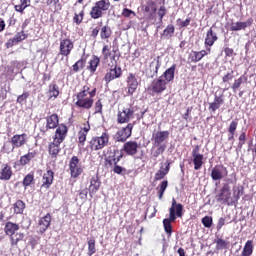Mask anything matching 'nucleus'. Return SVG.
<instances>
[{
  "label": "nucleus",
  "instance_id": "29",
  "mask_svg": "<svg viewBox=\"0 0 256 256\" xmlns=\"http://www.w3.org/2000/svg\"><path fill=\"white\" fill-rule=\"evenodd\" d=\"M219 39L217 36V33L213 31V27H211L207 32H206V37L204 40V45L205 47H213L215 45V42Z\"/></svg>",
  "mask_w": 256,
  "mask_h": 256
},
{
  "label": "nucleus",
  "instance_id": "4",
  "mask_svg": "<svg viewBox=\"0 0 256 256\" xmlns=\"http://www.w3.org/2000/svg\"><path fill=\"white\" fill-rule=\"evenodd\" d=\"M111 136L109 132L104 131L100 136H92L88 141L86 146V151H90V153H95V151H101L108 147Z\"/></svg>",
  "mask_w": 256,
  "mask_h": 256
},
{
  "label": "nucleus",
  "instance_id": "12",
  "mask_svg": "<svg viewBox=\"0 0 256 256\" xmlns=\"http://www.w3.org/2000/svg\"><path fill=\"white\" fill-rule=\"evenodd\" d=\"M228 175L229 171L227 170V167L223 164H218L212 168L210 177L212 181H221V179H225Z\"/></svg>",
  "mask_w": 256,
  "mask_h": 256
},
{
  "label": "nucleus",
  "instance_id": "28",
  "mask_svg": "<svg viewBox=\"0 0 256 256\" xmlns=\"http://www.w3.org/2000/svg\"><path fill=\"white\" fill-rule=\"evenodd\" d=\"M253 25V19L249 18L245 22H232L230 25V31H242Z\"/></svg>",
  "mask_w": 256,
  "mask_h": 256
},
{
  "label": "nucleus",
  "instance_id": "53",
  "mask_svg": "<svg viewBox=\"0 0 256 256\" xmlns=\"http://www.w3.org/2000/svg\"><path fill=\"white\" fill-rule=\"evenodd\" d=\"M202 225L206 227V229H211L213 227V217L211 216H205L201 220Z\"/></svg>",
  "mask_w": 256,
  "mask_h": 256
},
{
  "label": "nucleus",
  "instance_id": "36",
  "mask_svg": "<svg viewBox=\"0 0 256 256\" xmlns=\"http://www.w3.org/2000/svg\"><path fill=\"white\" fill-rule=\"evenodd\" d=\"M101 187V180H99V176H94L90 180L89 193L90 195H95L97 191H99Z\"/></svg>",
  "mask_w": 256,
  "mask_h": 256
},
{
  "label": "nucleus",
  "instance_id": "21",
  "mask_svg": "<svg viewBox=\"0 0 256 256\" xmlns=\"http://www.w3.org/2000/svg\"><path fill=\"white\" fill-rule=\"evenodd\" d=\"M68 131L69 128H67L65 124L58 125L53 140L58 141L59 143H63L65 141V138L67 137Z\"/></svg>",
  "mask_w": 256,
  "mask_h": 256
},
{
  "label": "nucleus",
  "instance_id": "19",
  "mask_svg": "<svg viewBox=\"0 0 256 256\" xmlns=\"http://www.w3.org/2000/svg\"><path fill=\"white\" fill-rule=\"evenodd\" d=\"M89 131H91V125H89V122L84 124V127L78 131L77 137H78L79 147H85V143L87 141V135H89Z\"/></svg>",
  "mask_w": 256,
  "mask_h": 256
},
{
  "label": "nucleus",
  "instance_id": "42",
  "mask_svg": "<svg viewBox=\"0 0 256 256\" xmlns=\"http://www.w3.org/2000/svg\"><path fill=\"white\" fill-rule=\"evenodd\" d=\"M27 7H31V0H20V4L15 5L14 9L17 13H25Z\"/></svg>",
  "mask_w": 256,
  "mask_h": 256
},
{
  "label": "nucleus",
  "instance_id": "54",
  "mask_svg": "<svg viewBox=\"0 0 256 256\" xmlns=\"http://www.w3.org/2000/svg\"><path fill=\"white\" fill-rule=\"evenodd\" d=\"M154 147H157L155 152L153 153V157H159V155H163L165 153V149H167V145H154Z\"/></svg>",
  "mask_w": 256,
  "mask_h": 256
},
{
  "label": "nucleus",
  "instance_id": "17",
  "mask_svg": "<svg viewBox=\"0 0 256 256\" xmlns=\"http://www.w3.org/2000/svg\"><path fill=\"white\" fill-rule=\"evenodd\" d=\"M10 143L12 145V151L14 149H20V147H24V145H27V134H15L11 138Z\"/></svg>",
  "mask_w": 256,
  "mask_h": 256
},
{
  "label": "nucleus",
  "instance_id": "14",
  "mask_svg": "<svg viewBox=\"0 0 256 256\" xmlns=\"http://www.w3.org/2000/svg\"><path fill=\"white\" fill-rule=\"evenodd\" d=\"M141 146L139 145V143H137V141L135 140H130L127 142H124L123 146H122V151L128 155V157H135V155L137 153H139V148Z\"/></svg>",
  "mask_w": 256,
  "mask_h": 256
},
{
  "label": "nucleus",
  "instance_id": "38",
  "mask_svg": "<svg viewBox=\"0 0 256 256\" xmlns=\"http://www.w3.org/2000/svg\"><path fill=\"white\" fill-rule=\"evenodd\" d=\"M59 86L55 83L49 84L48 86V99H57L59 97Z\"/></svg>",
  "mask_w": 256,
  "mask_h": 256
},
{
  "label": "nucleus",
  "instance_id": "57",
  "mask_svg": "<svg viewBox=\"0 0 256 256\" xmlns=\"http://www.w3.org/2000/svg\"><path fill=\"white\" fill-rule=\"evenodd\" d=\"M157 15L159 17L160 23H163V17L167 15V8L165 7V5L159 7Z\"/></svg>",
  "mask_w": 256,
  "mask_h": 256
},
{
  "label": "nucleus",
  "instance_id": "7",
  "mask_svg": "<svg viewBox=\"0 0 256 256\" xmlns=\"http://www.w3.org/2000/svg\"><path fill=\"white\" fill-rule=\"evenodd\" d=\"M109 9H111L110 0H98L90 9V17L91 19H101Z\"/></svg>",
  "mask_w": 256,
  "mask_h": 256
},
{
  "label": "nucleus",
  "instance_id": "30",
  "mask_svg": "<svg viewBox=\"0 0 256 256\" xmlns=\"http://www.w3.org/2000/svg\"><path fill=\"white\" fill-rule=\"evenodd\" d=\"M13 177V168L9 164H4L0 169V181H10Z\"/></svg>",
  "mask_w": 256,
  "mask_h": 256
},
{
  "label": "nucleus",
  "instance_id": "24",
  "mask_svg": "<svg viewBox=\"0 0 256 256\" xmlns=\"http://www.w3.org/2000/svg\"><path fill=\"white\" fill-rule=\"evenodd\" d=\"M61 143L57 140H53L48 145V153L51 156L52 159H57L59 156V153H61Z\"/></svg>",
  "mask_w": 256,
  "mask_h": 256
},
{
  "label": "nucleus",
  "instance_id": "2",
  "mask_svg": "<svg viewBox=\"0 0 256 256\" xmlns=\"http://www.w3.org/2000/svg\"><path fill=\"white\" fill-rule=\"evenodd\" d=\"M177 217L179 219L183 218V204L177 203V200L173 198L172 205L169 208V218L163 220L164 230L168 237H171L173 233V226L171 223H175V221H177Z\"/></svg>",
  "mask_w": 256,
  "mask_h": 256
},
{
  "label": "nucleus",
  "instance_id": "1",
  "mask_svg": "<svg viewBox=\"0 0 256 256\" xmlns=\"http://www.w3.org/2000/svg\"><path fill=\"white\" fill-rule=\"evenodd\" d=\"M95 97H97V87L89 83L84 84L75 95L74 105L78 109L89 111L95 105Z\"/></svg>",
  "mask_w": 256,
  "mask_h": 256
},
{
  "label": "nucleus",
  "instance_id": "34",
  "mask_svg": "<svg viewBox=\"0 0 256 256\" xmlns=\"http://www.w3.org/2000/svg\"><path fill=\"white\" fill-rule=\"evenodd\" d=\"M113 36V30L111 29V26L104 25L100 28V39L102 41L109 42V39Z\"/></svg>",
  "mask_w": 256,
  "mask_h": 256
},
{
  "label": "nucleus",
  "instance_id": "32",
  "mask_svg": "<svg viewBox=\"0 0 256 256\" xmlns=\"http://www.w3.org/2000/svg\"><path fill=\"white\" fill-rule=\"evenodd\" d=\"M223 97V94H220L219 96H214V101L209 104V110L212 111V113H215V111H217V109H220L221 105L225 103V99Z\"/></svg>",
  "mask_w": 256,
  "mask_h": 256
},
{
  "label": "nucleus",
  "instance_id": "5",
  "mask_svg": "<svg viewBox=\"0 0 256 256\" xmlns=\"http://www.w3.org/2000/svg\"><path fill=\"white\" fill-rule=\"evenodd\" d=\"M19 229V224L17 223L9 221L5 224L4 233L8 237H10L11 247H17V245H19V242L25 239V234L21 232H16L19 231Z\"/></svg>",
  "mask_w": 256,
  "mask_h": 256
},
{
  "label": "nucleus",
  "instance_id": "6",
  "mask_svg": "<svg viewBox=\"0 0 256 256\" xmlns=\"http://www.w3.org/2000/svg\"><path fill=\"white\" fill-rule=\"evenodd\" d=\"M102 57L104 63L110 61L108 63V67H119V59H121V51L119 48H113L111 50V46L104 45L102 48Z\"/></svg>",
  "mask_w": 256,
  "mask_h": 256
},
{
  "label": "nucleus",
  "instance_id": "22",
  "mask_svg": "<svg viewBox=\"0 0 256 256\" xmlns=\"http://www.w3.org/2000/svg\"><path fill=\"white\" fill-rule=\"evenodd\" d=\"M127 83V95H133L135 91H137V87H139V81H137V77H135V74L130 73L126 80Z\"/></svg>",
  "mask_w": 256,
  "mask_h": 256
},
{
  "label": "nucleus",
  "instance_id": "62",
  "mask_svg": "<svg viewBox=\"0 0 256 256\" xmlns=\"http://www.w3.org/2000/svg\"><path fill=\"white\" fill-rule=\"evenodd\" d=\"M101 31L100 27H95L91 30L90 32V37H92V39H97V37L99 36V32Z\"/></svg>",
  "mask_w": 256,
  "mask_h": 256
},
{
  "label": "nucleus",
  "instance_id": "39",
  "mask_svg": "<svg viewBox=\"0 0 256 256\" xmlns=\"http://www.w3.org/2000/svg\"><path fill=\"white\" fill-rule=\"evenodd\" d=\"M101 63V58L98 56H93L92 59L89 61V65L87 66V70L90 71V73H95L97 71V67H99V64Z\"/></svg>",
  "mask_w": 256,
  "mask_h": 256
},
{
  "label": "nucleus",
  "instance_id": "25",
  "mask_svg": "<svg viewBox=\"0 0 256 256\" xmlns=\"http://www.w3.org/2000/svg\"><path fill=\"white\" fill-rule=\"evenodd\" d=\"M51 219L50 213H47L44 217L40 218L38 222L40 235H43V233H45V231L51 227Z\"/></svg>",
  "mask_w": 256,
  "mask_h": 256
},
{
  "label": "nucleus",
  "instance_id": "64",
  "mask_svg": "<svg viewBox=\"0 0 256 256\" xmlns=\"http://www.w3.org/2000/svg\"><path fill=\"white\" fill-rule=\"evenodd\" d=\"M224 53L226 57H233V53H235V51L233 50V48L226 47L224 48Z\"/></svg>",
  "mask_w": 256,
  "mask_h": 256
},
{
  "label": "nucleus",
  "instance_id": "52",
  "mask_svg": "<svg viewBox=\"0 0 256 256\" xmlns=\"http://www.w3.org/2000/svg\"><path fill=\"white\" fill-rule=\"evenodd\" d=\"M243 79H245V76H240L238 79L234 80V83L231 86V89L234 93L237 92L241 85H243Z\"/></svg>",
  "mask_w": 256,
  "mask_h": 256
},
{
  "label": "nucleus",
  "instance_id": "51",
  "mask_svg": "<svg viewBox=\"0 0 256 256\" xmlns=\"http://www.w3.org/2000/svg\"><path fill=\"white\" fill-rule=\"evenodd\" d=\"M97 253V248H95V239L92 238L88 240V255L93 256Z\"/></svg>",
  "mask_w": 256,
  "mask_h": 256
},
{
  "label": "nucleus",
  "instance_id": "60",
  "mask_svg": "<svg viewBox=\"0 0 256 256\" xmlns=\"http://www.w3.org/2000/svg\"><path fill=\"white\" fill-rule=\"evenodd\" d=\"M29 96H30L29 92H24L23 94L17 97L16 101L17 103H19V105H23V102L27 101V99H29Z\"/></svg>",
  "mask_w": 256,
  "mask_h": 256
},
{
  "label": "nucleus",
  "instance_id": "3",
  "mask_svg": "<svg viewBox=\"0 0 256 256\" xmlns=\"http://www.w3.org/2000/svg\"><path fill=\"white\" fill-rule=\"evenodd\" d=\"M117 153H119L117 149L110 150L108 155L104 158V166L107 169H112L113 173H116V175H121V173L127 171V169L119 165V161L123 159V153H120L118 156Z\"/></svg>",
  "mask_w": 256,
  "mask_h": 256
},
{
  "label": "nucleus",
  "instance_id": "56",
  "mask_svg": "<svg viewBox=\"0 0 256 256\" xmlns=\"http://www.w3.org/2000/svg\"><path fill=\"white\" fill-rule=\"evenodd\" d=\"M121 15L122 17L129 19V17H136L137 14L129 8H123Z\"/></svg>",
  "mask_w": 256,
  "mask_h": 256
},
{
  "label": "nucleus",
  "instance_id": "44",
  "mask_svg": "<svg viewBox=\"0 0 256 256\" xmlns=\"http://www.w3.org/2000/svg\"><path fill=\"white\" fill-rule=\"evenodd\" d=\"M33 183H35V173L34 172H30L29 174H27L23 181H22V185L24 187V189H27V187L33 185Z\"/></svg>",
  "mask_w": 256,
  "mask_h": 256
},
{
  "label": "nucleus",
  "instance_id": "43",
  "mask_svg": "<svg viewBox=\"0 0 256 256\" xmlns=\"http://www.w3.org/2000/svg\"><path fill=\"white\" fill-rule=\"evenodd\" d=\"M253 240L246 241L242 250L241 256H252L253 255Z\"/></svg>",
  "mask_w": 256,
  "mask_h": 256
},
{
  "label": "nucleus",
  "instance_id": "61",
  "mask_svg": "<svg viewBox=\"0 0 256 256\" xmlns=\"http://www.w3.org/2000/svg\"><path fill=\"white\" fill-rule=\"evenodd\" d=\"M177 23H179V27L183 28V27H189V24L191 23V18H186V20L181 21V19L179 18L177 20Z\"/></svg>",
  "mask_w": 256,
  "mask_h": 256
},
{
  "label": "nucleus",
  "instance_id": "37",
  "mask_svg": "<svg viewBox=\"0 0 256 256\" xmlns=\"http://www.w3.org/2000/svg\"><path fill=\"white\" fill-rule=\"evenodd\" d=\"M237 127H239V122L233 120L228 126V141H235V133H237Z\"/></svg>",
  "mask_w": 256,
  "mask_h": 256
},
{
  "label": "nucleus",
  "instance_id": "27",
  "mask_svg": "<svg viewBox=\"0 0 256 256\" xmlns=\"http://www.w3.org/2000/svg\"><path fill=\"white\" fill-rule=\"evenodd\" d=\"M169 139V131H158L153 134V145H164Z\"/></svg>",
  "mask_w": 256,
  "mask_h": 256
},
{
  "label": "nucleus",
  "instance_id": "45",
  "mask_svg": "<svg viewBox=\"0 0 256 256\" xmlns=\"http://www.w3.org/2000/svg\"><path fill=\"white\" fill-rule=\"evenodd\" d=\"M15 215H23L25 211V202L23 200H17L13 205Z\"/></svg>",
  "mask_w": 256,
  "mask_h": 256
},
{
  "label": "nucleus",
  "instance_id": "9",
  "mask_svg": "<svg viewBox=\"0 0 256 256\" xmlns=\"http://www.w3.org/2000/svg\"><path fill=\"white\" fill-rule=\"evenodd\" d=\"M69 171L73 179H77L83 173V166H81L79 157L72 156L69 161Z\"/></svg>",
  "mask_w": 256,
  "mask_h": 256
},
{
  "label": "nucleus",
  "instance_id": "33",
  "mask_svg": "<svg viewBox=\"0 0 256 256\" xmlns=\"http://www.w3.org/2000/svg\"><path fill=\"white\" fill-rule=\"evenodd\" d=\"M175 69H177V64H173L160 77H162L167 84L171 83V81L175 79Z\"/></svg>",
  "mask_w": 256,
  "mask_h": 256
},
{
  "label": "nucleus",
  "instance_id": "23",
  "mask_svg": "<svg viewBox=\"0 0 256 256\" xmlns=\"http://www.w3.org/2000/svg\"><path fill=\"white\" fill-rule=\"evenodd\" d=\"M229 199H231V189L229 188V185H224L220 193L216 196V200L219 203H229Z\"/></svg>",
  "mask_w": 256,
  "mask_h": 256
},
{
  "label": "nucleus",
  "instance_id": "48",
  "mask_svg": "<svg viewBox=\"0 0 256 256\" xmlns=\"http://www.w3.org/2000/svg\"><path fill=\"white\" fill-rule=\"evenodd\" d=\"M84 19H85V10L82 9L79 13L77 12L74 13L73 23H75V25H81Z\"/></svg>",
  "mask_w": 256,
  "mask_h": 256
},
{
  "label": "nucleus",
  "instance_id": "10",
  "mask_svg": "<svg viewBox=\"0 0 256 256\" xmlns=\"http://www.w3.org/2000/svg\"><path fill=\"white\" fill-rule=\"evenodd\" d=\"M131 119H135V110H133V107L123 108L122 110L118 111L117 123L119 125L129 123Z\"/></svg>",
  "mask_w": 256,
  "mask_h": 256
},
{
  "label": "nucleus",
  "instance_id": "11",
  "mask_svg": "<svg viewBox=\"0 0 256 256\" xmlns=\"http://www.w3.org/2000/svg\"><path fill=\"white\" fill-rule=\"evenodd\" d=\"M59 127V115L52 114L46 117V125L40 126V133L46 135L50 129H57Z\"/></svg>",
  "mask_w": 256,
  "mask_h": 256
},
{
  "label": "nucleus",
  "instance_id": "50",
  "mask_svg": "<svg viewBox=\"0 0 256 256\" xmlns=\"http://www.w3.org/2000/svg\"><path fill=\"white\" fill-rule=\"evenodd\" d=\"M94 113L103 115V100L101 98L94 103Z\"/></svg>",
  "mask_w": 256,
  "mask_h": 256
},
{
  "label": "nucleus",
  "instance_id": "20",
  "mask_svg": "<svg viewBox=\"0 0 256 256\" xmlns=\"http://www.w3.org/2000/svg\"><path fill=\"white\" fill-rule=\"evenodd\" d=\"M167 83L163 77H159L158 79L152 82V93H156L157 95L163 93L167 89Z\"/></svg>",
  "mask_w": 256,
  "mask_h": 256
},
{
  "label": "nucleus",
  "instance_id": "46",
  "mask_svg": "<svg viewBox=\"0 0 256 256\" xmlns=\"http://www.w3.org/2000/svg\"><path fill=\"white\" fill-rule=\"evenodd\" d=\"M192 158H193L192 162L194 165V170L199 171V169H201V167H203V154L192 156Z\"/></svg>",
  "mask_w": 256,
  "mask_h": 256
},
{
  "label": "nucleus",
  "instance_id": "58",
  "mask_svg": "<svg viewBox=\"0 0 256 256\" xmlns=\"http://www.w3.org/2000/svg\"><path fill=\"white\" fill-rule=\"evenodd\" d=\"M26 37H27V34H25V31H21V32H17L13 37V39L17 43H21V41H25Z\"/></svg>",
  "mask_w": 256,
  "mask_h": 256
},
{
  "label": "nucleus",
  "instance_id": "15",
  "mask_svg": "<svg viewBox=\"0 0 256 256\" xmlns=\"http://www.w3.org/2000/svg\"><path fill=\"white\" fill-rule=\"evenodd\" d=\"M123 75V70L121 67L116 66V67H110V69L107 70L105 76H104V81L107 85L111 81H115V79H119Z\"/></svg>",
  "mask_w": 256,
  "mask_h": 256
},
{
  "label": "nucleus",
  "instance_id": "59",
  "mask_svg": "<svg viewBox=\"0 0 256 256\" xmlns=\"http://www.w3.org/2000/svg\"><path fill=\"white\" fill-rule=\"evenodd\" d=\"M216 247L217 249H227V246L229 245V243L221 238H218L216 241Z\"/></svg>",
  "mask_w": 256,
  "mask_h": 256
},
{
  "label": "nucleus",
  "instance_id": "35",
  "mask_svg": "<svg viewBox=\"0 0 256 256\" xmlns=\"http://www.w3.org/2000/svg\"><path fill=\"white\" fill-rule=\"evenodd\" d=\"M37 157V150H33L32 152H28L27 154H24L23 156L20 157L19 163L23 167L25 165H29L33 159Z\"/></svg>",
  "mask_w": 256,
  "mask_h": 256
},
{
  "label": "nucleus",
  "instance_id": "16",
  "mask_svg": "<svg viewBox=\"0 0 256 256\" xmlns=\"http://www.w3.org/2000/svg\"><path fill=\"white\" fill-rule=\"evenodd\" d=\"M142 11L146 15L147 19H153L157 13V2L154 0H147L145 5L142 6Z\"/></svg>",
  "mask_w": 256,
  "mask_h": 256
},
{
  "label": "nucleus",
  "instance_id": "40",
  "mask_svg": "<svg viewBox=\"0 0 256 256\" xmlns=\"http://www.w3.org/2000/svg\"><path fill=\"white\" fill-rule=\"evenodd\" d=\"M175 35V26L173 24H169L163 30V33L160 35L161 39H171Z\"/></svg>",
  "mask_w": 256,
  "mask_h": 256
},
{
  "label": "nucleus",
  "instance_id": "47",
  "mask_svg": "<svg viewBox=\"0 0 256 256\" xmlns=\"http://www.w3.org/2000/svg\"><path fill=\"white\" fill-rule=\"evenodd\" d=\"M167 187H169V181L164 180L160 183V185L157 187L158 189V198L161 200L163 199V195H165V191L167 190Z\"/></svg>",
  "mask_w": 256,
  "mask_h": 256
},
{
  "label": "nucleus",
  "instance_id": "55",
  "mask_svg": "<svg viewBox=\"0 0 256 256\" xmlns=\"http://www.w3.org/2000/svg\"><path fill=\"white\" fill-rule=\"evenodd\" d=\"M238 147L239 149H243V145H245L247 141V133L246 132H241L239 137H238Z\"/></svg>",
  "mask_w": 256,
  "mask_h": 256
},
{
  "label": "nucleus",
  "instance_id": "41",
  "mask_svg": "<svg viewBox=\"0 0 256 256\" xmlns=\"http://www.w3.org/2000/svg\"><path fill=\"white\" fill-rule=\"evenodd\" d=\"M85 65H87V58L81 57L73 66L72 71L73 73H79L81 69H85Z\"/></svg>",
  "mask_w": 256,
  "mask_h": 256
},
{
  "label": "nucleus",
  "instance_id": "31",
  "mask_svg": "<svg viewBox=\"0 0 256 256\" xmlns=\"http://www.w3.org/2000/svg\"><path fill=\"white\" fill-rule=\"evenodd\" d=\"M171 170V162L166 161V166L163 168V166L160 167V169L155 173L154 181H161V179H165L166 175Z\"/></svg>",
  "mask_w": 256,
  "mask_h": 256
},
{
  "label": "nucleus",
  "instance_id": "49",
  "mask_svg": "<svg viewBox=\"0 0 256 256\" xmlns=\"http://www.w3.org/2000/svg\"><path fill=\"white\" fill-rule=\"evenodd\" d=\"M202 56L201 54L199 53V51H192L189 56H188V60L191 62V63H199V61H201Z\"/></svg>",
  "mask_w": 256,
  "mask_h": 256
},
{
  "label": "nucleus",
  "instance_id": "26",
  "mask_svg": "<svg viewBox=\"0 0 256 256\" xmlns=\"http://www.w3.org/2000/svg\"><path fill=\"white\" fill-rule=\"evenodd\" d=\"M55 179V172L53 170H47L42 176V186L44 189H49L53 185Z\"/></svg>",
  "mask_w": 256,
  "mask_h": 256
},
{
  "label": "nucleus",
  "instance_id": "13",
  "mask_svg": "<svg viewBox=\"0 0 256 256\" xmlns=\"http://www.w3.org/2000/svg\"><path fill=\"white\" fill-rule=\"evenodd\" d=\"M73 49H75V44L71 39L64 38L60 40L59 55H62V57H69Z\"/></svg>",
  "mask_w": 256,
  "mask_h": 256
},
{
  "label": "nucleus",
  "instance_id": "18",
  "mask_svg": "<svg viewBox=\"0 0 256 256\" xmlns=\"http://www.w3.org/2000/svg\"><path fill=\"white\" fill-rule=\"evenodd\" d=\"M161 67V62H159V57L154 59L148 68L145 69V75L148 79H153V77H157L159 73V68Z\"/></svg>",
  "mask_w": 256,
  "mask_h": 256
},
{
  "label": "nucleus",
  "instance_id": "8",
  "mask_svg": "<svg viewBox=\"0 0 256 256\" xmlns=\"http://www.w3.org/2000/svg\"><path fill=\"white\" fill-rule=\"evenodd\" d=\"M135 123H128L125 127L118 130L114 136L115 141L118 143H125L131 135H133V128Z\"/></svg>",
  "mask_w": 256,
  "mask_h": 256
},
{
  "label": "nucleus",
  "instance_id": "63",
  "mask_svg": "<svg viewBox=\"0 0 256 256\" xmlns=\"http://www.w3.org/2000/svg\"><path fill=\"white\" fill-rule=\"evenodd\" d=\"M233 79V71L226 73L223 77H222V81L224 83H229V81H231Z\"/></svg>",
  "mask_w": 256,
  "mask_h": 256
}]
</instances>
